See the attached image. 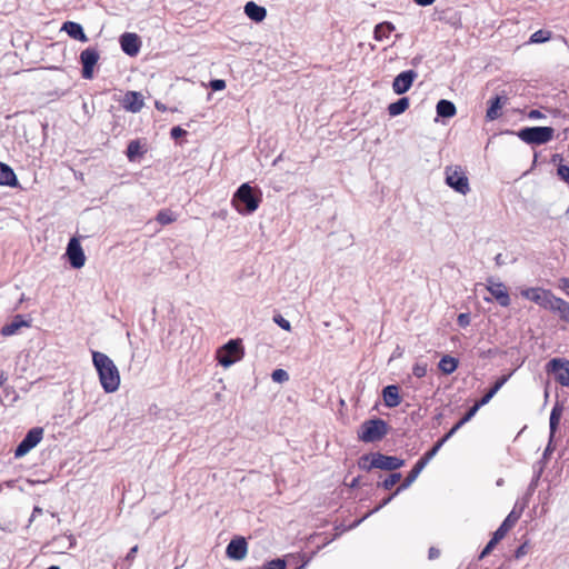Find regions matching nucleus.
I'll list each match as a JSON object with an SVG mask.
<instances>
[{"label":"nucleus","mask_w":569,"mask_h":569,"mask_svg":"<svg viewBox=\"0 0 569 569\" xmlns=\"http://www.w3.org/2000/svg\"><path fill=\"white\" fill-rule=\"evenodd\" d=\"M437 455L432 449L428 450L417 462L416 466L422 471L429 461Z\"/></svg>","instance_id":"39"},{"label":"nucleus","mask_w":569,"mask_h":569,"mask_svg":"<svg viewBox=\"0 0 569 569\" xmlns=\"http://www.w3.org/2000/svg\"><path fill=\"white\" fill-rule=\"evenodd\" d=\"M495 261H496V264H497V266H499V267H500V266H502V264H505V260H503V258H502V254H501V253H498V254L495 257Z\"/></svg>","instance_id":"60"},{"label":"nucleus","mask_w":569,"mask_h":569,"mask_svg":"<svg viewBox=\"0 0 569 569\" xmlns=\"http://www.w3.org/2000/svg\"><path fill=\"white\" fill-rule=\"evenodd\" d=\"M248 551V543L243 537L232 539L228 546L226 553L232 560H242Z\"/></svg>","instance_id":"15"},{"label":"nucleus","mask_w":569,"mask_h":569,"mask_svg":"<svg viewBox=\"0 0 569 569\" xmlns=\"http://www.w3.org/2000/svg\"><path fill=\"white\" fill-rule=\"evenodd\" d=\"M372 459H373V452L361 456L359 459V462H358L359 468L363 469V470L375 469V467H370V462L372 461Z\"/></svg>","instance_id":"43"},{"label":"nucleus","mask_w":569,"mask_h":569,"mask_svg":"<svg viewBox=\"0 0 569 569\" xmlns=\"http://www.w3.org/2000/svg\"><path fill=\"white\" fill-rule=\"evenodd\" d=\"M418 6L427 7L432 4L436 0H413Z\"/></svg>","instance_id":"59"},{"label":"nucleus","mask_w":569,"mask_h":569,"mask_svg":"<svg viewBox=\"0 0 569 569\" xmlns=\"http://www.w3.org/2000/svg\"><path fill=\"white\" fill-rule=\"evenodd\" d=\"M437 455L432 449L428 450L417 462L416 466L422 471L429 461Z\"/></svg>","instance_id":"40"},{"label":"nucleus","mask_w":569,"mask_h":569,"mask_svg":"<svg viewBox=\"0 0 569 569\" xmlns=\"http://www.w3.org/2000/svg\"><path fill=\"white\" fill-rule=\"evenodd\" d=\"M446 183L455 191L466 196L470 192L469 179L460 166L446 167Z\"/></svg>","instance_id":"6"},{"label":"nucleus","mask_w":569,"mask_h":569,"mask_svg":"<svg viewBox=\"0 0 569 569\" xmlns=\"http://www.w3.org/2000/svg\"><path fill=\"white\" fill-rule=\"evenodd\" d=\"M287 562L284 559L277 558L273 560L268 561L263 565L262 569H286Z\"/></svg>","instance_id":"41"},{"label":"nucleus","mask_w":569,"mask_h":569,"mask_svg":"<svg viewBox=\"0 0 569 569\" xmlns=\"http://www.w3.org/2000/svg\"><path fill=\"white\" fill-rule=\"evenodd\" d=\"M66 256L70 266L74 269H80L86 263V256L80 241L77 238H71L68 242Z\"/></svg>","instance_id":"11"},{"label":"nucleus","mask_w":569,"mask_h":569,"mask_svg":"<svg viewBox=\"0 0 569 569\" xmlns=\"http://www.w3.org/2000/svg\"><path fill=\"white\" fill-rule=\"evenodd\" d=\"M418 73L415 70H406L400 72L392 82V90L397 94L406 93L417 79Z\"/></svg>","instance_id":"13"},{"label":"nucleus","mask_w":569,"mask_h":569,"mask_svg":"<svg viewBox=\"0 0 569 569\" xmlns=\"http://www.w3.org/2000/svg\"><path fill=\"white\" fill-rule=\"evenodd\" d=\"M528 117L529 119H541L545 117V114L537 109H532L529 111Z\"/></svg>","instance_id":"54"},{"label":"nucleus","mask_w":569,"mask_h":569,"mask_svg":"<svg viewBox=\"0 0 569 569\" xmlns=\"http://www.w3.org/2000/svg\"><path fill=\"white\" fill-rule=\"evenodd\" d=\"M92 362L104 392L117 391L120 386V373L113 360L103 352L92 351Z\"/></svg>","instance_id":"1"},{"label":"nucleus","mask_w":569,"mask_h":569,"mask_svg":"<svg viewBox=\"0 0 569 569\" xmlns=\"http://www.w3.org/2000/svg\"><path fill=\"white\" fill-rule=\"evenodd\" d=\"M358 486H359V478H355V479L351 481L350 487L355 488V487H358Z\"/></svg>","instance_id":"64"},{"label":"nucleus","mask_w":569,"mask_h":569,"mask_svg":"<svg viewBox=\"0 0 569 569\" xmlns=\"http://www.w3.org/2000/svg\"><path fill=\"white\" fill-rule=\"evenodd\" d=\"M382 398L385 406L388 408L398 407L401 403V397L399 395V387L396 385H389L382 389Z\"/></svg>","instance_id":"20"},{"label":"nucleus","mask_w":569,"mask_h":569,"mask_svg":"<svg viewBox=\"0 0 569 569\" xmlns=\"http://www.w3.org/2000/svg\"><path fill=\"white\" fill-rule=\"evenodd\" d=\"M548 375H552L555 380L562 387H569V360L552 358L546 365Z\"/></svg>","instance_id":"7"},{"label":"nucleus","mask_w":569,"mask_h":569,"mask_svg":"<svg viewBox=\"0 0 569 569\" xmlns=\"http://www.w3.org/2000/svg\"><path fill=\"white\" fill-rule=\"evenodd\" d=\"M557 174L560 179L569 183V167L567 164H559L557 168Z\"/></svg>","instance_id":"46"},{"label":"nucleus","mask_w":569,"mask_h":569,"mask_svg":"<svg viewBox=\"0 0 569 569\" xmlns=\"http://www.w3.org/2000/svg\"><path fill=\"white\" fill-rule=\"evenodd\" d=\"M123 108L130 112L137 113L144 106L143 97L140 92L128 91L123 97Z\"/></svg>","instance_id":"17"},{"label":"nucleus","mask_w":569,"mask_h":569,"mask_svg":"<svg viewBox=\"0 0 569 569\" xmlns=\"http://www.w3.org/2000/svg\"><path fill=\"white\" fill-rule=\"evenodd\" d=\"M244 13L252 21L261 22L267 16V10L264 7H261L253 1H249L244 6Z\"/></svg>","instance_id":"22"},{"label":"nucleus","mask_w":569,"mask_h":569,"mask_svg":"<svg viewBox=\"0 0 569 569\" xmlns=\"http://www.w3.org/2000/svg\"><path fill=\"white\" fill-rule=\"evenodd\" d=\"M100 58L96 48H87L80 53V63L82 66L81 76L83 79L91 80L94 76V67Z\"/></svg>","instance_id":"9"},{"label":"nucleus","mask_w":569,"mask_h":569,"mask_svg":"<svg viewBox=\"0 0 569 569\" xmlns=\"http://www.w3.org/2000/svg\"><path fill=\"white\" fill-rule=\"evenodd\" d=\"M127 157L130 161H133L138 156L142 154V147L139 140H132L127 147Z\"/></svg>","instance_id":"33"},{"label":"nucleus","mask_w":569,"mask_h":569,"mask_svg":"<svg viewBox=\"0 0 569 569\" xmlns=\"http://www.w3.org/2000/svg\"><path fill=\"white\" fill-rule=\"evenodd\" d=\"M516 136L527 144L540 146L550 142L555 137L552 127H525Z\"/></svg>","instance_id":"3"},{"label":"nucleus","mask_w":569,"mask_h":569,"mask_svg":"<svg viewBox=\"0 0 569 569\" xmlns=\"http://www.w3.org/2000/svg\"><path fill=\"white\" fill-rule=\"evenodd\" d=\"M120 46L126 54L134 57L140 51L141 42L136 33L126 32L120 37Z\"/></svg>","instance_id":"16"},{"label":"nucleus","mask_w":569,"mask_h":569,"mask_svg":"<svg viewBox=\"0 0 569 569\" xmlns=\"http://www.w3.org/2000/svg\"><path fill=\"white\" fill-rule=\"evenodd\" d=\"M479 402H476L472 407L468 409V411L465 413V416L455 425L456 429H460L465 423H467L471 418L477 413V411L480 409Z\"/></svg>","instance_id":"34"},{"label":"nucleus","mask_w":569,"mask_h":569,"mask_svg":"<svg viewBox=\"0 0 569 569\" xmlns=\"http://www.w3.org/2000/svg\"><path fill=\"white\" fill-rule=\"evenodd\" d=\"M438 367L443 373L450 375L457 369L458 360L447 355L440 359Z\"/></svg>","instance_id":"30"},{"label":"nucleus","mask_w":569,"mask_h":569,"mask_svg":"<svg viewBox=\"0 0 569 569\" xmlns=\"http://www.w3.org/2000/svg\"><path fill=\"white\" fill-rule=\"evenodd\" d=\"M156 220L160 224H169V223H171V222H173L176 220V217L172 213V211H170V210H160L157 213Z\"/></svg>","instance_id":"35"},{"label":"nucleus","mask_w":569,"mask_h":569,"mask_svg":"<svg viewBox=\"0 0 569 569\" xmlns=\"http://www.w3.org/2000/svg\"><path fill=\"white\" fill-rule=\"evenodd\" d=\"M396 495H397V493H395V492H393L391 496H389V497H387L386 499H383V500H382V502H381L380 505H378V506H377V507L371 511V513H372V512L378 511L379 509H381L382 507H385L386 505H388V503L392 500V498H393Z\"/></svg>","instance_id":"53"},{"label":"nucleus","mask_w":569,"mask_h":569,"mask_svg":"<svg viewBox=\"0 0 569 569\" xmlns=\"http://www.w3.org/2000/svg\"><path fill=\"white\" fill-rule=\"evenodd\" d=\"M6 380H7L6 373L0 371V387L4 383Z\"/></svg>","instance_id":"62"},{"label":"nucleus","mask_w":569,"mask_h":569,"mask_svg":"<svg viewBox=\"0 0 569 569\" xmlns=\"http://www.w3.org/2000/svg\"><path fill=\"white\" fill-rule=\"evenodd\" d=\"M409 108V98L403 97L388 106V112L391 117L403 113Z\"/></svg>","instance_id":"29"},{"label":"nucleus","mask_w":569,"mask_h":569,"mask_svg":"<svg viewBox=\"0 0 569 569\" xmlns=\"http://www.w3.org/2000/svg\"><path fill=\"white\" fill-rule=\"evenodd\" d=\"M137 552H138V546H133V547L129 550V552L127 553V556H126V560H128V561L133 560V559H134V557H136V553H137Z\"/></svg>","instance_id":"57"},{"label":"nucleus","mask_w":569,"mask_h":569,"mask_svg":"<svg viewBox=\"0 0 569 569\" xmlns=\"http://www.w3.org/2000/svg\"><path fill=\"white\" fill-rule=\"evenodd\" d=\"M563 408L558 402L553 406L550 418H549V428H550V438L553 439L555 433L558 429Z\"/></svg>","instance_id":"26"},{"label":"nucleus","mask_w":569,"mask_h":569,"mask_svg":"<svg viewBox=\"0 0 569 569\" xmlns=\"http://www.w3.org/2000/svg\"><path fill=\"white\" fill-rule=\"evenodd\" d=\"M549 39V32L543 30H538L530 37V42L532 43H542Z\"/></svg>","instance_id":"44"},{"label":"nucleus","mask_w":569,"mask_h":569,"mask_svg":"<svg viewBox=\"0 0 569 569\" xmlns=\"http://www.w3.org/2000/svg\"><path fill=\"white\" fill-rule=\"evenodd\" d=\"M440 556V550L436 547H431L428 551V558L430 560L437 559Z\"/></svg>","instance_id":"55"},{"label":"nucleus","mask_w":569,"mask_h":569,"mask_svg":"<svg viewBox=\"0 0 569 569\" xmlns=\"http://www.w3.org/2000/svg\"><path fill=\"white\" fill-rule=\"evenodd\" d=\"M210 88L213 90V91H220V90H223L226 88V81L222 80V79H214V80H211L210 81Z\"/></svg>","instance_id":"48"},{"label":"nucleus","mask_w":569,"mask_h":569,"mask_svg":"<svg viewBox=\"0 0 569 569\" xmlns=\"http://www.w3.org/2000/svg\"><path fill=\"white\" fill-rule=\"evenodd\" d=\"M420 473H421V470L415 465L413 468L408 473V476L401 482V485L397 488L395 493H399L400 491L409 488L416 481V479L418 478V476Z\"/></svg>","instance_id":"31"},{"label":"nucleus","mask_w":569,"mask_h":569,"mask_svg":"<svg viewBox=\"0 0 569 569\" xmlns=\"http://www.w3.org/2000/svg\"><path fill=\"white\" fill-rule=\"evenodd\" d=\"M187 134V131L182 129L181 127H173L170 131V136L172 139L181 138L182 136Z\"/></svg>","instance_id":"50"},{"label":"nucleus","mask_w":569,"mask_h":569,"mask_svg":"<svg viewBox=\"0 0 569 569\" xmlns=\"http://www.w3.org/2000/svg\"><path fill=\"white\" fill-rule=\"evenodd\" d=\"M400 479L401 473L393 472L387 479H385L380 486L386 490H390L398 481H400Z\"/></svg>","instance_id":"36"},{"label":"nucleus","mask_w":569,"mask_h":569,"mask_svg":"<svg viewBox=\"0 0 569 569\" xmlns=\"http://www.w3.org/2000/svg\"><path fill=\"white\" fill-rule=\"evenodd\" d=\"M541 472H542V467L536 472L535 477L532 478V480L529 485L530 492H532L536 489L538 481L540 479Z\"/></svg>","instance_id":"51"},{"label":"nucleus","mask_w":569,"mask_h":569,"mask_svg":"<svg viewBox=\"0 0 569 569\" xmlns=\"http://www.w3.org/2000/svg\"><path fill=\"white\" fill-rule=\"evenodd\" d=\"M458 431L453 426L441 439H439L433 447L431 448L433 451L438 453L441 447Z\"/></svg>","instance_id":"37"},{"label":"nucleus","mask_w":569,"mask_h":569,"mask_svg":"<svg viewBox=\"0 0 569 569\" xmlns=\"http://www.w3.org/2000/svg\"><path fill=\"white\" fill-rule=\"evenodd\" d=\"M457 322L462 328L468 327L470 325V315L469 313H460L457 318Z\"/></svg>","instance_id":"49"},{"label":"nucleus","mask_w":569,"mask_h":569,"mask_svg":"<svg viewBox=\"0 0 569 569\" xmlns=\"http://www.w3.org/2000/svg\"><path fill=\"white\" fill-rule=\"evenodd\" d=\"M508 98L506 96L497 94L495 98L488 101L489 107L486 112V118L489 121H493L501 116L502 106L507 102Z\"/></svg>","instance_id":"18"},{"label":"nucleus","mask_w":569,"mask_h":569,"mask_svg":"<svg viewBox=\"0 0 569 569\" xmlns=\"http://www.w3.org/2000/svg\"><path fill=\"white\" fill-rule=\"evenodd\" d=\"M561 282V288L567 292V295L569 296V279L568 278H562L560 280Z\"/></svg>","instance_id":"58"},{"label":"nucleus","mask_w":569,"mask_h":569,"mask_svg":"<svg viewBox=\"0 0 569 569\" xmlns=\"http://www.w3.org/2000/svg\"><path fill=\"white\" fill-rule=\"evenodd\" d=\"M156 108L159 111H166L167 110L166 106L162 102H160V101H156Z\"/></svg>","instance_id":"61"},{"label":"nucleus","mask_w":569,"mask_h":569,"mask_svg":"<svg viewBox=\"0 0 569 569\" xmlns=\"http://www.w3.org/2000/svg\"><path fill=\"white\" fill-rule=\"evenodd\" d=\"M405 465V460L395 457V456H386L380 452H373V459L370 462V467H375V469H381L387 471H393L401 468Z\"/></svg>","instance_id":"12"},{"label":"nucleus","mask_w":569,"mask_h":569,"mask_svg":"<svg viewBox=\"0 0 569 569\" xmlns=\"http://www.w3.org/2000/svg\"><path fill=\"white\" fill-rule=\"evenodd\" d=\"M243 355L241 340L231 339L218 350L217 359L222 367L228 368L240 360Z\"/></svg>","instance_id":"5"},{"label":"nucleus","mask_w":569,"mask_h":569,"mask_svg":"<svg viewBox=\"0 0 569 569\" xmlns=\"http://www.w3.org/2000/svg\"><path fill=\"white\" fill-rule=\"evenodd\" d=\"M526 553H527V543H523L517 548V550L515 552V557L517 559H519V558L523 557Z\"/></svg>","instance_id":"52"},{"label":"nucleus","mask_w":569,"mask_h":569,"mask_svg":"<svg viewBox=\"0 0 569 569\" xmlns=\"http://www.w3.org/2000/svg\"><path fill=\"white\" fill-rule=\"evenodd\" d=\"M552 301L550 310L558 312L562 320L569 322V302L558 297H555Z\"/></svg>","instance_id":"27"},{"label":"nucleus","mask_w":569,"mask_h":569,"mask_svg":"<svg viewBox=\"0 0 569 569\" xmlns=\"http://www.w3.org/2000/svg\"><path fill=\"white\" fill-rule=\"evenodd\" d=\"M551 443H552V439L550 438V439H549V443H548V446H547V448L545 449L543 455H542V459H543V460L548 459V458H549V456H550V453H551V452H552V450H553V448H552Z\"/></svg>","instance_id":"56"},{"label":"nucleus","mask_w":569,"mask_h":569,"mask_svg":"<svg viewBox=\"0 0 569 569\" xmlns=\"http://www.w3.org/2000/svg\"><path fill=\"white\" fill-rule=\"evenodd\" d=\"M61 31L67 32V34L70 38L78 40L80 42H88V40H89L87 34L84 33L82 26L74 21L63 22V24L61 27Z\"/></svg>","instance_id":"19"},{"label":"nucleus","mask_w":569,"mask_h":569,"mask_svg":"<svg viewBox=\"0 0 569 569\" xmlns=\"http://www.w3.org/2000/svg\"><path fill=\"white\" fill-rule=\"evenodd\" d=\"M500 539H498L496 536L492 535L491 539L488 541L486 547L482 549V551L479 555V559H483L487 557L493 548L499 543Z\"/></svg>","instance_id":"38"},{"label":"nucleus","mask_w":569,"mask_h":569,"mask_svg":"<svg viewBox=\"0 0 569 569\" xmlns=\"http://www.w3.org/2000/svg\"><path fill=\"white\" fill-rule=\"evenodd\" d=\"M487 290L490 292L493 299L501 307H509L511 303V299L507 287L502 282H495L491 278L488 279Z\"/></svg>","instance_id":"14"},{"label":"nucleus","mask_w":569,"mask_h":569,"mask_svg":"<svg viewBox=\"0 0 569 569\" xmlns=\"http://www.w3.org/2000/svg\"><path fill=\"white\" fill-rule=\"evenodd\" d=\"M19 184L18 178L13 169L0 161V186L17 187Z\"/></svg>","instance_id":"21"},{"label":"nucleus","mask_w":569,"mask_h":569,"mask_svg":"<svg viewBox=\"0 0 569 569\" xmlns=\"http://www.w3.org/2000/svg\"><path fill=\"white\" fill-rule=\"evenodd\" d=\"M388 423L380 418L366 420L360 426L358 438L367 443L380 441L388 433Z\"/></svg>","instance_id":"4"},{"label":"nucleus","mask_w":569,"mask_h":569,"mask_svg":"<svg viewBox=\"0 0 569 569\" xmlns=\"http://www.w3.org/2000/svg\"><path fill=\"white\" fill-rule=\"evenodd\" d=\"M271 378L274 382H279V383H282V382H286L289 380V375L286 370L283 369H276L273 370V372L271 373Z\"/></svg>","instance_id":"42"},{"label":"nucleus","mask_w":569,"mask_h":569,"mask_svg":"<svg viewBox=\"0 0 569 569\" xmlns=\"http://www.w3.org/2000/svg\"><path fill=\"white\" fill-rule=\"evenodd\" d=\"M395 26L391 22H380L375 27L373 38L377 41H382L383 39L388 38L390 32H392Z\"/></svg>","instance_id":"28"},{"label":"nucleus","mask_w":569,"mask_h":569,"mask_svg":"<svg viewBox=\"0 0 569 569\" xmlns=\"http://www.w3.org/2000/svg\"><path fill=\"white\" fill-rule=\"evenodd\" d=\"M412 373L417 378H422L427 375V363L417 362L412 367Z\"/></svg>","instance_id":"45"},{"label":"nucleus","mask_w":569,"mask_h":569,"mask_svg":"<svg viewBox=\"0 0 569 569\" xmlns=\"http://www.w3.org/2000/svg\"><path fill=\"white\" fill-rule=\"evenodd\" d=\"M561 159H562V158H561V156H560V154H558V153H556V154H553V156H552L551 161H552L553 163H556L557 161H561Z\"/></svg>","instance_id":"63"},{"label":"nucleus","mask_w":569,"mask_h":569,"mask_svg":"<svg viewBox=\"0 0 569 569\" xmlns=\"http://www.w3.org/2000/svg\"><path fill=\"white\" fill-rule=\"evenodd\" d=\"M273 321L283 330L289 331L291 329L290 322L287 319H284L281 315L274 316Z\"/></svg>","instance_id":"47"},{"label":"nucleus","mask_w":569,"mask_h":569,"mask_svg":"<svg viewBox=\"0 0 569 569\" xmlns=\"http://www.w3.org/2000/svg\"><path fill=\"white\" fill-rule=\"evenodd\" d=\"M261 202V192L248 182L242 183L233 194L232 204L240 214H251Z\"/></svg>","instance_id":"2"},{"label":"nucleus","mask_w":569,"mask_h":569,"mask_svg":"<svg viewBox=\"0 0 569 569\" xmlns=\"http://www.w3.org/2000/svg\"><path fill=\"white\" fill-rule=\"evenodd\" d=\"M510 375L500 377L493 386L487 391L486 395L481 397V399L478 401L479 405L482 407L487 405L493 396L502 388V386L508 381Z\"/></svg>","instance_id":"25"},{"label":"nucleus","mask_w":569,"mask_h":569,"mask_svg":"<svg viewBox=\"0 0 569 569\" xmlns=\"http://www.w3.org/2000/svg\"><path fill=\"white\" fill-rule=\"evenodd\" d=\"M521 296L546 309H550L553 302L552 299L556 297L551 291L541 288L525 289L521 291Z\"/></svg>","instance_id":"10"},{"label":"nucleus","mask_w":569,"mask_h":569,"mask_svg":"<svg viewBox=\"0 0 569 569\" xmlns=\"http://www.w3.org/2000/svg\"><path fill=\"white\" fill-rule=\"evenodd\" d=\"M520 518V513H517L515 510H512L506 519L502 521V523L499 526V528L493 532V536H496L498 539L502 540L507 532L515 526V523Z\"/></svg>","instance_id":"23"},{"label":"nucleus","mask_w":569,"mask_h":569,"mask_svg":"<svg viewBox=\"0 0 569 569\" xmlns=\"http://www.w3.org/2000/svg\"><path fill=\"white\" fill-rule=\"evenodd\" d=\"M20 318H21L20 316H17L12 322L3 326L1 329V333L3 336H11V335H14L17 332V330L19 328H21L22 326H28L27 322Z\"/></svg>","instance_id":"32"},{"label":"nucleus","mask_w":569,"mask_h":569,"mask_svg":"<svg viewBox=\"0 0 569 569\" xmlns=\"http://www.w3.org/2000/svg\"><path fill=\"white\" fill-rule=\"evenodd\" d=\"M437 114L441 118H452L456 112L457 108L455 103L450 100L441 99L438 101L436 106Z\"/></svg>","instance_id":"24"},{"label":"nucleus","mask_w":569,"mask_h":569,"mask_svg":"<svg viewBox=\"0 0 569 569\" xmlns=\"http://www.w3.org/2000/svg\"><path fill=\"white\" fill-rule=\"evenodd\" d=\"M43 437V429L40 427H34L30 429L21 442L17 446L14 450V457L21 458L26 456L31 449H33Z\"/></svg>","instance_id":"8"}]
</instances>
